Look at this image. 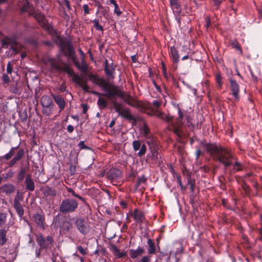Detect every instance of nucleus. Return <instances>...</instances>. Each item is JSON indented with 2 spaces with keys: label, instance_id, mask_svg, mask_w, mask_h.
Wrapping results in <instances>:
<instances>
[{
  "label": "nucleus",
  "instance_id": "1",
  "mask_svg": "<svg viewBox=\"0 0 262 262\" xmlns=\"http://www.w3.org/2000/svg\"><path fill=\"white\" fill-rule=\"evenodd\" d=\"M201 145L203 151L208 154L213 160L223 164L225 170L233 166V168L229 170L230 175L243 170L244 166L241 163L237 160L233 162L234 156L230 149L222 146L220 144L208 142L205 140L202 141Z\"/></svg>",
  "mask_w": 262,
  "mask_h": 262
},
{
  "label": "nucleus",
  "instance_id": "2",
  "mask_svg": "<svg viewBox=\"0 0 262 262\" xmlns=\"http://www.w3.org/2000/svg\"><path fill=\"white\" fill-rule=\"evenodd\" d=\"M59 41L60 51L63 54L72 60L75 67L82 73L86 74L88 72V65L85 60L84 53L81 48L79 49L80 54L82 56L81 64L77 60L75 49L70 40H65L60 36H57Z\"/></svg>",
  "mask_w": 262,
  "mask_h": 262
},
{
  "label": "nucleus",
  "instance_id": "3",
  "mask_svg": "<svg viewBox=\"0 0 262 262\" xmlns=\"http://www.w3.org/2000/svg\"><path fill=\"white\" fill-rule=\"evenodd\" d=\"M90 80L95 84L99 86L107 94L105 95L107 96H113L115 93H114L115 89H116V85L113 84L106 81L104 78L99 77L96 74H93L92 73H86Z\"/></svg>",
  "mask_w": 262,
  "mask_h": 262
},
{
  "label": "nucleus",
  "instance_id": "4",
  "mask_svg": "<svg viewBox=\"0 0 262 262\" xmlns=\"http://www.w3.org/2000/svg\"><path fill=\"white\" fill-rule=\"evenodd\" d=\"M73 223L77 229L82 235L85 236L91 231L90 222L86 217L82 216H78L72 219Z\"/></svg>",
  "mask_w": 262,
  "mask_h": 262
},
{
  "label": "nucleus",
  "instance_id": "5",
  "mask_svg": "<svg viewBox=\"0 0 262 262\" xmlns=\"http://www.w3.org/2000/svg\"><path fill=\"white\" fill-rule=\"evenodd\" d=\"M78 206V202L73 199L67 198L62 200L59 210L63 214L72 213L75 211Z\"/></svg>",
  "mask_w": 262,
  "mask_h": 262
},
{
  "label": "nucleus",
  "instance_id": "6",
  "mask_svg": "<svg viewBox=\"0 0 262 262\" xmlns=\"http://www.w3.org/2000/svg\"><path fill=\"white\" fill-rule=\"evenodd\" d=\"M36 242L39 246L40 250L48 249L54 242L53 237L50 235L45 237L42 233H39L36 236Z\"/></svg>",
  "mask_w": 262,
  "mask_h": 262
},
{
  "label": "nucleus",
  "instance_id": "7",
  "mask_svg": "<svg viewBox=\"0 0 262 262\" xmlns=\"http://www.w3.org/2000/svg\"><path fill=\"white\" fill-rule=\"evenodd\" d=\"M59 233L61 235L70 237L69 236L73 229V225L71 221L68 220H63L59 223Z\"/></svg>",
  "mask_w": 262,
  "mask_h": 262
},
{
  "label": "nucleus",
  "instance_id": "8",
  "mask_svg": "<svg viewBox=\"0 0 262 262\" xmlns=\"http://www.w3.org/2000/svg\"><path fill=\"white\" fill-rule=\"evenodd\" d=\"M33 219L37 228L42 230L46 229L47 224L44 214L37 213L33 215Z\"/></svg>",
  "mask_w": 262,
  "mask_h": 262
},
{
  "label": "nucleus",
  "instance_id": "9",
  "mask_svg": "<svg viewBox=\"0 0 262 262\" xmlns=\"http://www.w3.org/2000/svg\"><path fill=\"white\" fill-rule=\"evenodd\" d=\"M146 142L149 147L152 157L158 159V150L159 148L158 142L154 138H148L147 139Z\"/></svg>",
  "mask_w": 262,
  "mask_h": 262
},
{
  "label": "nucleus",
  "instance_id": "10",
  "mask_svg": "<svg viewBox=\"0 0 262 262\" xmlns=\"http://www.w3.org/2000/svg\"><path fill=\"white\" fill-rule=\"evenodd\" d=\"M230 83V88L232 92V95L236 100L239 99V85L237 81L232 77L229 79Z\"/></svg>",
  "mask_w": 262,
  "mask_h": 262
},
{
  "label": "nucleus",
  "instance_id": "11",
  "mask_svg": "<svg viewBox=\"0 0 262 262\" xmlns=\"http://www.w3.org/2000/svg\"><path fill=\"white\" fill-rule=\"evenodd\" d=\"M51 95L54 99V101L58 106L59 111L61 112L63 111L66 105V102L63 97L61 95L56 94H52Z\"/></svg>",
  "mask_w": 262,
  "mask_h": 262
},
{
  "label": "nucleus",
  "instance_id": "12",
  "mask_svg": "<svg viewBox=\"0 0 262 262\" xmlns=\"http://www.w3.org/2000/svg\"><path fill=\"white\" fill-rule=\"evenodd\" d=\"M121 175V171L117 168L112 167L106 173V178L110 180L118 179Z\"/></svg>",
  "mask_w": 262,
  "mask_h": 262
},
{
  "label": "nucleus",
  "instance_id": "13",
  "mask_svg": "<svg viewBox=\"0 0 262 262\" xmlns=\"http://www.w3.org/2000/svg\"><path fill=\"white\" fill-rule=\"evenodd\" d=\"M109 249L116 258H122L126 256V252H120L119 249L113 243L109 244Z\"/></svg>",
  "mask_w": 262,
  "mask_h": 262
},
{
  "label": "nucleus",
  "instance_id": "14",
  "mask_svg": "<svg viewBox=\"0 0 262 262\" xmlns=\"http://www.w3.org/2000/svg\"><path fill=\"white\" fill-rule=\"evenodd\" d=\"M75 83L79 86L85 92H89L90 86L87 84L88 80H83L81 76H75Z\"/></svg>",
  "mask_w": 262,
  "mask_h": 262
},
{
  "label": "nucleus",
  "instance_id": "15",
  "mask_svg": "<svg viewBox=\"0 0 262 262\" xmlns=\"http://www.w3.org/2000/svg\"><path fill=\"white\" fill-rule=\"evenodd\" d=\"M41 104L43 107L53 110L54 105L53 103L52 98L49 96H43L41 98Z\"/></svg>",
  "mask_w": 262,
  "mask_h": 262
},
{
  "label": "nucleus",
  "instance_id": "16",
  "mask_svg": "<svg viewBox=\"0 0 262 262\" xmlns=\"http://www.w3.org/2000/svg\"><path fill=\"white\" fill-rule=\"evenodd\" d=\"M145 253V250L143 247L138 246L137 249H130L129 256L133 259H135L141 256Z\"/></svg>",
  "mask_w": 262,
  "mask_h": 262
},
{
  "label": "nucleus",
  "instance_id": "17",
  "mask_svg": "<svg viewBox=\"0 0 262 262\" xmlns=\"http://www.w3.org/2000/svg\"><path fill=\"white\" fill-rule=\"evenodd\" d=\"M13 207L17 214L20 217H22L24 214V209L22 205L20 203L16 198H14L13 201Z\"/></svg>",
  "mask_w": 262,
  "mask_h": 262
},
{
  "label": "nucleus",
  "instance_id": "18",
  "mask_svg": "<svg viewBox=\"0 0 262 262\" xmlns=\"http://www.w3.org/2000/svg\"><path fill=\"white\" fill-rule=\"evenodd\" d=\"M114 91H115L114 93H115V94L113 96H107V95H105V94L106 95L107 94V92H106V93H99V92H97L96 91H94L92 92V93L94 94V95L98 96L99 97H100L101 96H102L106 97L109 99L114 98L116 96L121 97L122 95H123V92L121 91V90H120L118 88V87L117 85H116V89H115V90H114Z\"/></svg>",
  "mask_w": 262,
  "mask_h": 262
},
{
  "label": "nucleus",
  "instance_id": "19",
  "mask_svg": "<svg viewBox=\"0 0 262 262\" xmlns=\"http://www.w3.org/2000/svg\"><path fill=\"white\" fill-rule=\"evenodd\" d=\"M170 4L174 14L180 15L181 13V7L179 4V0H170Z\"/></svg>",
  "mask_w": 262,
  "mask_h": 262
},
{
  "label": "nucleus",
  "instance_id": "20",
  "mask_svg": "<svg viewBox=\"0 0 262 262\" xmlns=\"http://www.w3.org/2000/svg\"><path fill=\"white\" fill-rule=\"evenodd\" d=\"M26 189L30 191H33L35 189V183L30 174L27 176L25 180Z\"/></svg>",
  "mask_w": 262,
  "mask_h": 262
},
{
  "label": "nucleus",
  "instance_id": "21",
  "mask_svg": "<svg viewBox=\"0 0 262 262\" xmlns=\"http://www.w3.org/2000/svg\"><path fill=\"white\" fill-rule=\"evenodd\" d=\"M119 115L129 121H133L134 124L136 123V119L131 114L128 108H124L122 110V111Z\"/></svg>",
  "mask_w": 262,
  "mask_h": 262
},
{
  "label": "nucleus",
  "instance_id": "22",
  "mask_svg": "<svg viewBox=\"0 0 262 262\" xmlns=\"http://www.w3.org/2000/svg\"><path fill=\"white\" fill-rule=\"evenodd\" d=\"M153 115L156 116L159 118L167 122L168 123H170L172 122L173 117H169L166 115H165L163 112L159 111L158 110H155L154 114Z\"/></svg>",
  "mask_w": 262,
  "mask_h": 262
},
{
  "label": "nucleus",
  "instance_id": "23",
  "mask_svg": "<svg viewBox=\"0 0 262 262\" xmlns=\"http://www.w3.org/2000/svg\"><path fill=\"white\" fill-rule=\"evenodd\" d=\"M134 219L138 223H142L145 220L144 214L143 212L136 209L134 211Z\"/></svg>",
  "mask_w": 262,
  "mask_h": 262
},
{
  "label": "nucleus",
  "instance_id": "24",
  "mask_svg": "<svg viewBox=\"0 0 262 262\" xmlns=\"http://www.w3.org/2000/svg\"><path fill=\"white\" fill-rule=\"evenodd\" d=\"M147 252L149 255H153L156 253L157 249L154 241L151 239L148 238L147 241Z\"/></svg>",
  "mask_w": 262,
  "mask_h": 262
},
{
  "label": "nucleus",
  "instance_id": "25",
  "mask_svg": "<svg viewBox=\"0 0 262 262\" xmlns=\"http://www.w3.org/2000/svg\"><path fill=\"white\" fill-rule=\"evenodd\" d=\"M104 73L105 75L111 79H114V74L115 73V66L112 63L109 67H104Z\"/></svg>",
  "mask_w": 262,
  "mask_h": 262
},
{
  "label": "nucleus",
  "instance_id": "26",
  "mask_svg": "<svg viewBox=\"0 0 262 262\" xmlns=\"http://www.w3.org/2000/svg\"><path fill=\"white\" fill-rule=\"evenodd\" d=\"M62 70L66 72L68 75L72 77V81L75 82V76H79L78 74L74 73L73 70L68 64L64 63Z\"/></svg>",
  "mask_w": 262,
  "mask_h": 262
},
{
  "label": "nucleus",
  "instance_id": "27",
  "mask_svg": "<svg viewBox=\"0 0 262 262\" xmlns=\"http://www.w3.org/2000/svg\"><path fill=\"white\" fill-rule=\"evenodd\" d=\"M141 107L145 110V112L149 116H153L154 114V110L152 106V104L150 102H146L143 103Z\"/></svg>",
  "mask_w": 262,
  "mask_h": 262
},
{
  "label": "nucleus",
  "instance_id": "28",
  "mask_svg": "<svg viewBox=\"0 0 262 262\" xmlns=\"http://www.w3.org/2000/svg\"><path fill=\"white\" fill-rule=\"evenodd\" d=\"M2 191L7 194H10L14 192L15 187L12 184H6L2 186Z\"/></svg>",
  "mask_w": 262,
  "mask_h": 262
},
{
  "label": "nucleus",
  "instance_id": "29",
  "mask_svg": "<svg viewBox=\"0 0 262 262\" xmlns=\"http://www.w3.org/2000/svg\"><path fill=\"white\" fill-rule=\"evenodd\" d=\"M170 57L172 58V62L174 63L177 64L179 62V54L174 47H170Z\"/></svg>",
  "mask_w": 262,
  "mask_h": 262
},
{
  "label": "nucleus",
  "instance_id": "30",
  "mask_svg": "<svg viewBox=\"0 0 262 262\" xmlns=\"http://www.w3.org/2000/svg\"><path fill=\"white\" fill-rule=\"evenodd\" d=\"M26 170L27 168L25 167L20 168L17 176V180L18 183H20L24 180L26 175Z\"/></svg>",
  "mask_w": 262,
  "mask_h": 262
},
{
  "label": "nucleus",
  "instance_id": "31",
  "mask_svg": "<svg viewBox=\"0 0 262 262\" xmlns=\"http://www.w3.org/2000/svg\"><path fill=\"white\" fill-rule=\"evenodd\" d=\"M182 125H179L177 124V125H173V133L180 138H182L184 136V133L181 129Z\"/></svg>",
  "mask_w": 262,
  "mask_h": 262
},
{
  "label": "nucleus",
  "instance_id": "32",
  "mask_svg": "<svg viewBox=\"0 0 262 262\" xmlns=\"http://www.w3.org/2000/svg\"><path fill=\"white\" fill-rule=\"evenodd\" d=\"M2 47L4 48H8L9 46L12 44L15 43V41L13 39L5 37L2 40Z\"/></svg>",
  "mask_w": 262,
  "mask_h": 262
},
{
  "label": "nucleus",
  "instance_id": "33",
  "mask_svg": "<svg viewBox=\"0 0 262 262\" xmlns=\"http://www.w3.org/2000/svg\"><path fill=\"white\" fill-rule=\"evenodd\" d=\"M7 232V230L6 229L3 228L0 229V245L1 246L4 245L7 241L6 237Z\"/></svg>",
  "mask_w": 262,
  "mask_h": 262
},
{
  "label": "nucleus",
  "instance_id": "34",
  "mask_svg": "<svg viewBox=\"0 0 262 262\" xmlns=\"http://www.w3.org/2000/svg\"><path fill=\"white\" fill-rule=\"evenodd\" d=\"M17 148L18 146L12 147L9 150V152L2 156L1 159L2 160L4 159L6 161L10 160L14 155V150Z\"/></svg>",
  "mask_w": 262,
  "mask_h": 262
},
{
  "label": "nucleus",
  "instance_id": "35",
  "mask_svg": "<svg viewBox=\"0 0 262 262\" xmlns=\"http://www.w3.org/2000/svg\"><path fill=\"white\" fill-rule=\"evenodd\" d=\"M231 46L235 50H237L241 55H243V51L239 43L235 39L231 41Z\"/></svg>",
  "mask_w": 262,
  "mask_h": 262
},
{
  "label": "nucleus",
  "instance_id": "36",
  "mask_svg": "<svg viewBox=\"0 0 262 262\" xmlns=\"http://www.w3.org/2000/svg\"><path fill=\"white\" fill-rule=\"evenodd\" d=\"M67 191L69 193H71L72 196L79 199V200L82 201L84 203H86L85 199L83 198L81 195H80L79 194H77L72 188L68 187Z\"/></svg>",
  "mask_w": 262,
  "mask_h": 262
},
{
  "label": "nucleus",
  "instance_id": "37",
  "mask_svg": "<svg viewBox=\"0 0 262 262\" xmlns=\"http://www.w3.org/2000/svg\"><path fill=\"white\" fill-rule=\"evenodd\" d=\"M113 105L116 112H117L119 115L121 114V112L122 111V110L124 108L123 107V105L121 103H120L116 101L113 102Z\"/></svg>",
  "mask_w": 262,
  "mask_h": 262
},
{
  "label": "nucleus",
  "instance_id": "38",
  "mask_svg": "<svg viewBox=\"0 0 262 262\" xmlns=\"http://www.w3.org/2000/svg\"><path fill=\"white\" fill-rule=\"evenodd\" d=\"M25 154V152L24 149L21 148L18 150L16 154L14 156L13 158H15L18 162L24 157Z\"/></svg>",
  "mask_w": 262,
  "mask_h": 262
},
{
  "label": "nucleus",
  "instance_id": "39",
  "mask_svg": "<svg viewBox=\"0 0 262 262\" xmlns=\"http://www.w3.org/2000/svg\"><path fill=\"white\" fill-rule=\"evenodd\" d=\"M178 114H179V116L176 120V123L179 124V125H183V124L182 122V120L183 119L184 115H183V114L182 112L181 111L180 108L179 106H178Z\"/></svg>",
  "mask_w": 262,
  "mask_h": 262
},
{
  "label": "nucleus",
  "instance_id": "40",
  "mask_svg": "<svg viewBox=\"0 0 262 262\" xmlns=\"http://www.w3.org/2000/svg\"><path fill=\"white\" fill-rule=\"evenodd\" d=\"M215 80L218 84L219 88L222 89L223 85L222 77L220 72L217 73L215 75Z\"/></svg>",
  "mask_w": 262,
  "mask_h": 262
},
{
  "label": "nucleus",
  "instance_id": "41",
  "mask_svg": "<svg viewBox=\"0 0 262 262\" xmlns=\"http://www.w3.org/2000/svg\"><path fill=\"white\" fill-rule=\"evenodd\" d=\"M97 104L101 108H105L107 105V103L105 99L101 97L99 98Z\"/></svg>",
  "mask_w": 262,
  "mask_h": 262
},
{
  "label": "nucleus",
  "instance_id": "42",
  "mask_svg": "<svg viewBox=\"0 0 262 262\" xmlns=\"http://www.w3.org/2000/svg\"><path fill=\"white\" fill-rule=\"evenodd\" d=\"M110 3L114 6V12L116 13L117 16H120L122 12L120 10L119 6L117 4L116 1L115 0H110Z\"/></svg>",
  "mask_w": 262,
  "mask_h": 262
},
{
  "label": "nucleus",
  "instance_id": "43",
  "mask_svg": "<svg viewBox=\"0 0 262 262\" xmlns=\"http://www.w3.org/2000/svg\"><path fill=\"white\" fill-rule=\"evenodd\" d=\"M92 22L94 24V27L95 28V29L97 30L103 31V27L102 25H100L99 20L97 19H95L92 21Z\"/></svg>",
  "mask_w": 262,
  "mask_h": 262
},
{
  "label": "nucleus",
  "instance_id": "44",
  "mask_svg": "<svg viewBox=\"0 0 262 262\" xmlns=\"http://www.w3.org/2000/svg\"><path fill=\"white\" fill-rule=\"evenodd\" d=\"M133 148L135 151H137L139 149H140L141 143L139 140H134L133 142Z\"/></svg>",
  "mask_w": 262,
  "mask_h": 262
},
{
  "label": "nucleus",
  "instance_id": "45",
  "mask_svg": "<svg viewBox=\"0 0 262 262\" xmlns=\"http://www.w3.org/2000/svg\"><path fill=\"white\" fill-rule=\"evenodd\" d=\"M146 151V146L145 144H143L141 145L140 150L138 153V156L140 157H142L144 156Z\"/></svg>",
  "mask_w": 262,
  "mask_h": 262
},
{
  "label": "nucleus",
  "instance_id": "46",
  "mask_svg": "<svg viewBox=\"0 0 262 262\" xmlns=\"http://www.w3.org/2000/svg\"><path fill=\"white\" fill-rule=\"evenodd\" d=\"M77 251L82 255H86L88 253V250L86 248H84L82 246H78L77 248Z\"/></svg>",
  "mask_w": 262,
  "mask_h": 262
},
{
  "label": "nucleus",
  "instance_id": "47",
  "mask_svg": "<svg viewBox=\"0 0 262 262\" xmlns=\"http://www.w3.org/2000/svg\"><path fill=\"white\" fill-rule=\"evenodd\" d=\"M142 131L145 137L148 138L150 133V129L146 124L144 125Z\"/></svg>",
  "mask_w": 262,
  "mask_h": 262
},
{
  "label": "nucleus",
  "instance_id": "48",
  "mask_svg": "<svg viewBox=\"0 0 262 262\" xmlns=\"http://www.w3.org/2000/svg\"><path fill=\"white\" fill-rule=\"evenodd\" d=\"M46 193L47 195L55 196L56 195V191L51 187H48L46 190Z\"/></svg>",
  "mask_w": 262,
  "mask_h": 262
},
{
  "label": "nucleus",
  "instance_id": "49",
  "mask_svg": "<svg viewBox=\"0 0 262 262\" xmlns=\"http://www.w3.org/2000/svg\"><path fill=\"white\" fill-rule=\"evenodd\" d=\"M241 186L246 192H249L250 191V187L244 180H242Z\"/></svg>",
  "mask_w": 262,
  "mask_h": 262
},
{
  "label": "nucleus",
  "instance_id": "50",
  "mask_svg": "<svg viewBox=\"0 0 262 262\" xmlns=\"http://www.w3.org/2000/svg\"><path fill=\"white\" fill-rule=\"evenodd\" d=\"M151 104L152 106H153L156 110H157V109H158L161 105V101L158 100H153Z\"/></svg>",
  "mask_w": 262,
  "mask_h": 262
},
{
  "label": "nucleus",
  "instance_id": "51",
  "mask_svg": "<svg viewBox=\"0 0 262 262\" xmlns=\"http://www.w3.org/2000/svg\"><path fill=\"white\" fill-rule=\"evenodd\" d=\"M147 179L145 178L144 176H142L138 178L137 187H139L142 183H144L146 182Z\"/></svg>",
  "mask_w": 262,
  "mask_h": 262
},
{
  "label": "nucleus",
  "instance_id": "52",
  "mask_svg": "<svg viewBox=\"0 0 262 262\" xmlns=\"http://www.w3.org/2000/svg\"><path fill=\"white\" fill-rule=\"evenodd\" d=\"M151 255H145L143 256L140 262H151Z\"/></svg>",
  "mask_w": 262,
  "mask_h": 262
},
{
  "label": "nucleus",
  "instance_id": "53",
  "mask_svg": "<svg viewBox=\"0 0 262 262\" xmlns=\"http://www.w3.org/2000/svg\"><path fill=\"white\" fill-rule=\"evenodd\" d=\"M124 101L130 106H135V105L133 103L134 99L133 98L129 96L126 99L124 100Z\"/></svg>",
  "mask_w": 262,
  "mask_h": 262
},
{
  "label": "nucleus",
  "instance_id": "54",
  "mask_svg": "<svg viewBox=\"0 0 262 262\" xmlns=\"http://www.w3.org/2000/svg\"><path fill=\"white\" fill-rule=\"evenodd\" d=\"M10 49L13 51L14 54H18L19 53V49L17 47L16 42L15 44H12L10 47Z\"/></svg>",
  "mask_w": 262,
  "mask_h": 262
},
{
  "label": "nucleus",
  "instance_id": "55",
  "mask_svg": "<svg viewBox=\"0 0 262 262\" xmlns=\"http://www.w3.org/2000/svg\"><path fill=\"white\" fill-rule=\"evenodd\" d=\"M18 161L13 158L8 163V167H12L17 163Z\"/></svg>",
  "mask_w": 262,
  "mask_h": 262
},
{
  "label": "nucleus",
  "instance_id": "56",
  "mask_svg": "<svg viewBox=\"0 0 262 262\" xmlns=\"http://www.w3.org/2000/svg\"><path fill=\"white\" fill-rule=\"evenodd\" d=\"M222 204L223 206L225 207H226L227 209H228L229 210H232V208L228 205V201L226 199H222Z\"/></svg>",
  "mask_w": 262,
  "mask_h": 262
},
{
  "label": "nucleus",
  "instance_id": "57",
  "mask_svg": "<svg viewBox=\"0 0 262 262\" xmlns=\"http://www.w3.org/2000/svg\"><path fill=\"white\" fill-rule=\"evenodd\" d=\"M20 118L22 121H26L27 120L28 116L26 111H24L20 114Z\"/></svg>",
  "mask_w": 262,
  "mask_h": 262
},
{
  "label": "nucleus",
  "instance_id": "58",
  "mask_svg": "<svg viewBox=\"0 0 262 262\" xmlns=\"http://www.w3.org/2000/svg\"><path fill=\"white\" fill-rule=\"evenodd\" d=\"M12 72V62L11 61H9L7 63V73L8 74H11Z\"/></svg>",
  "mask_w": 262,
  "mask_h": 262
},
{
  "label": "nucleus",
  "instance_id": "59",
  "mask_svg": "<svg viewBox=\"0 0 262 262\" xmlns=\"http://www.w3.org/2000/svg\"><path fill=\"white\" fill-rule=\"evenodd\" d=\"M206 24L205 25L206 29H208L211 26V18L208 16L205 18Z\"/></svg>",
  "mask_w": 262,
  "mask_h": 262
},
{
  "label": "nucleus",
  "instance_id": "60",
  "mask_svg": "<svg viewBox=\"0 0 262 262\" xmlns=\"http://www.w3.org/2000/svg\"><path fill=\"white\" fill-rule=\"evenodd\" d=\"M78 146L81 149H88L89 148L85 145L84 142L83 141H81L78 143Z\"/></svg>",
  "mask_w": 262,
  "mask_h": 262
},
{
  "label": "nucleus",
  "instance_id": "61",
  "mask_svg": "<svg viewBox=\"0 0 262 262\" xmlns=\"http://www.w3.org/2000/svg\"><path fill=\"white\" fill-rule=\"evenodd\" d=\"M83 9L85 15L90 13V9L88 4H84L83 6Z\"/></svg>",
  "mask_w": 262,
  "mask_h": 262
},
{
  "label": "nucleus",
  "instance_id": "62",
  "mask_svg": "<svg viewBox=\"0 0 262 262\" xmlns=\"http://www.w3.org/2000/svg\"><path fill=\"white\" fill-rule=\"evenodd\" d=\"M3 82L5 84H8L10 81V79L9 76L6 74H4L3 75Z\"/></svg>",
  "mask_w": 262,
  "mask_h": 262
},
{
  "label": "nucleus",
  "instance_id": "63",
  "mask_svg": "<svg viewBox=\"0 0 262 262\" xmlns=\"http://www.w3.org/2000/svg\"><path fill=\"white\" fill-rule=\"evenodd\" d=\"M45 108L42 110V113L43 114L46 115L47 116H50L51 114V111L53 110H50V108H47L46 107H44Z\"/></svg>",
  "mask_w": 262,
  "mask_h": 262
},
{
  "label": "nucleus",
  "instance_id": "64",
  "mask_svg": "<svg viewBox=\"0 0 262 262\" xmlns=\"http://www.w3.org/2000/svg\"><path fill=\"white\" fill-rule=\"evenodd\" d=\"M70 171L72 175L74 174L76 171V165H74L73 164L71 163L70 165Z\"/></svg>",
  "mask_w": 262,
  "mask_h": 262
}]
</instances>
